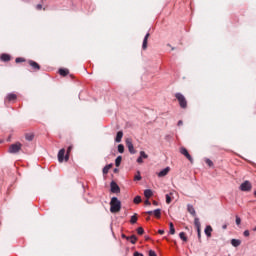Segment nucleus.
<instances>
[{
	"instance_id": "f257e3e1",
	"label": "nucleus",
	"mask_w": 256,
	"mask_h": 256,
	"mask_svg": "<svg viewBox=\"0 0 256 256\" xmlns=\"http://www.w3.org/2000/svg\"><path fill=\"white\" fill-rule=\"evenodd\" d=\"M121 211V201L117 197H113L110 201V212L119 213Z\"/></svg>"
},
{
	"instance_id": "f03ea898",
	"label": "nucleus",
	"mask_w": 256,
	"mask_h": 256,
	"mask_svg": "<svg viewBox=\"0 0 256 256\" xmlns=\"http://www.w3.org/2000/svg\"><path fill=\"white\" fill-rule=\"evenodd\" d=\"M175 98L177 99L181 109H187V98H185L183 94L176 93Z\"/></svg>"
},
{
	"instance_id": "7ed1b4c3",
	"label": "nucleus",
	"mask_w": 256,
	"mask_h": 256,
	"mask_svg": "<svg viewBox=\"0 0 256 256\" xmlns=\"http://www.w3.org/2000/svg\"><path fill=\"white\" fill-rule=\"evenodd\" d=\"M22 147H23V144H21L20 142L11 144L9 146L8 153H11V154L19 153V151H21Z\"/></svg>"
},
{
	"instance_id": "20e7f679",
	"label": "nucleus",
	"mask_w": 256,
	"mask_h": 256,
	"mask_svg": "<svg viewBox=\"0 0 256 256\" xmlns=\"http://www.w3.org/2000/svg\"><path fill=\"white\" fill-rule=\"evenodd\" d=\"M126 147H128L129 153H131V155H135V153H137L135 147L133 146V140H131V138L126 139Z\"/></svg>"
},
{
	"instance_id": "39448f33",
	"label": "nucleus",
	"mask_w": 256,
	"mask_h": 256,
	"mask_svg": "<svg viewBox=\"0 0 256 256\" xmlns=\"http://www.w3.org/2000/svg\"><path fill=\"white\" fill-rule=\"evenodd\" d=\"M180 153L181 155H184V157H186V159H188L190 163H193V157H191V154H189V151L187 150V148H181Z\"/></svg>"
},
{
	"instance_id": "423d86ee",
	"label": "nucleus",
	"mask_w": 256,
	"mask_h": 256,
	"mask_svg": "<svg viewBox=\"0 0 256 256\" xmlns=\"http://www.w3.org/2000/svg\"><path fill=\"white\" fill-rule=\"evenodd\" d=\"M240 189H241L242 191H251V189H252L251 182H249V181L243 182V183L240 185Z\"/></svg>"
},
{
	"instance_id": "0eeeda50",
	"label": "nucleus",
	"mask_w": 256,
	"mask_h": 256,
	"mask_svg": "<svg viewBox=\"0 0 256 256\" xmlns=\"http://www.w3.org/2000/svg\"><path fill=\"white\" fill-rule=\"evenodd\" d=\"M110 187H111V192H112V193H120V192H121V188H119V185H117V184L115 183V181H112V182L110 183Z\"/></svg>"
},
{
	"instance_id": "6e6552de",
	"label": "nucleus",
	"mask_w": 256,
	"mask_h": 256,
	"mask_svg": "<svg viewBox=\"0 0 256 256\" xmlns=\"http://www.w3.org/2000/svg\"><path fill=\"white\" fill-rule=\"evenodd\" d=\"M28 65H30V67H32V69H34V71H39L41 69V66L39 65V63H37L33 60H29Z\"/></svg>"
},
{
	"instance_id": "1a4fd4ad",
	"label": "nucleus",
	"mask_w": 256,
	"mask_h": 256,
	"mask_svg": "<svg viewBox=\"0 0 256 256\" xmlns=\"http://www.w3.org/2000/svg\"><path fill=\"white\" fill-rule=\"evenodd\" d=\"M58 161H59V163H63V161H65V148H62L59 150Z\"/></svg>"
},
{
	"instance_id": "9d476101",
	"label": "nucleus",
	"mask_w": 256,
	"mask_h": 256,
	"mask_svg": "<svg viewBox=\"0 0 256 256\" xmlns=\"http://www.w3.org/2000/svg\"><path fill=\"white\" fill-rule=\"evenodd\" d=\"M187 211H188V213H190V215L192 217H196L197 216V212L195 211V208L193 207V205L188 204L187 205Z\"/></svg>"
},
{
	"instance_id": "9b49d317",
	"label": "nucleus",
	"mask_w": 256,
	"mask_h": 256,
	"mask_svg": "<svg viewBox=\"0 0 256 256\" xmlns=\"http://www.w3.org/2000/svg\"><path fill=\"white\" fill-rule=\"evenodd\" d=\"M151 36V34L147 33L144 37L143 40V44H142V49L145 51V49H147V43L149 41V37Z\"/></svg>"
},
{
	"instance_id": "f8f14e48",
	"label": "nucleus",
	"mask_w": 256,
	"mask_h": 256,
	"mask_svg": "<svg viewBox=\"0 0 256 256\" xmlns=\"http://www.w3.org/2000/svg\"><path fill=\"white\" fill-rule=\"evenodd\" d=\"M169 171H171V168L166 167L165 169L158 173V177H165L166 175L169 174Z\"/></svg>"
},
{
	"instance_id": "ddd939ff",
	"label": "nucleus",
	"mask_w": 256,
	"mask_h": 256,
	"mask_svg": "<svg viewBox=\"0 0 256 256\" xmlns=\"http://www.w3.org/2000/svg\"><path fill=\"white\" fill-rule=\"evenodd\" d=\"M1 61H4L5 63L11 61V55L9 54H2L0 56Z\"/></svg>"
},
{
	"instance_id": "4468645a",
	"label": "nucleus",
	"mask_w": 256,
	"mask_h": 256,
	"mask_svg": "<svg viewBox=\"0 0 256 256\" xmlns=\"http://www.w3.org/2000/svg\"><path fill=\"white\" fill-rule=\"evenodd\" d=\"M144 197H146V199H151V197H153V191L151 189H146L144 191Z\"/></svg>"
},
{
	"instance_id": "2eb2a0df",
	"label": "nucleus",
	"mask_w": 256,
	"mask_h": 256,
	"mask_svg": "<svg viewBox=\"0 0 256 256\" xmlns=\"http://www.w3.org/2000/svg\"><path fill=\"white\" fill-rule=\"evenodd\" d=\"M204 233H205V235H207V237H211V233H213V227L206 226Z\"/></svg>"
},
{
	"instance_id": "dca6fc26",
	"label": "nucleus",
	"mask_w": 256,
	"mask_h": 256,
	"mask_svg": "<svg viewBox=\"0 0 256 256\" xmlns=\"http://www.w3.org/2000/svg\"><path fill=\"white\" fill-rule=\"evenodd\" d=\"M71 151H73V145H70L68 148H67V152H66V155H65V161H69V155H71Z\"/></svg>"
},
{
	"instance_id": "f3484780",
	"label": "nucleus",
	"mask_w": 256,
	"mask_h": 256,
	"mask_svg": "<svg viewBox=\"0 0 256 256\" xmlns=\"http://www.w3.org/2000/svg\"><path fill=\"white\" fill-rule=\"evenodd\" d=\"M121 139H123V131L117 132V135L115 138L116 143H121Z\"/></svg>"
},
{
	"instance_id": "a211bd4d",
	"label": "nucleus",
	"mask_w": 256,
	"mask_h": 256,
	"mask_svg": "<svg viewBox=\"0 0 256 256\" xmlns=\"http://www.w3.org/2000/svg\"><path fill=\"white\" fill-rule=\"evenodd\" d=\"M113 168V164H108L106 165L103 170H102V173L103 175H107V173H109V169H112Z\"/></svg>"
},
{
	"instance_id": "6ab92c4d",
	"label": "nucleus",
	"mask_w": 256,
	"mask_h": 256,
	"mask_svg": "<svg viewBox=\"0 0 256 256\" xmlns=\"http://www.w3.org/2000/svg\"><path fill=\"white\" fill-rule=\"evenodd\" d=\"M68 73H69L68 69H64V68L59 69V75H61L62 77H67Z\"/></svg>"
},
{
	"instance_id": "aec40b11",
	"label": "nucleus",
	"mask_w": 256,
	"mask_h": 256,
	"mask_svg": "<svg viewBox=\"0 0 256 256\" xmlns=\"http://www.w3.org/2000/svg\"><path fill=\"white\" fill-rule=\"evenodd\" d=\"M231 245L233 247H239V245H241V240H239V239H232L231 240Z\"/></svg>"
},
{
	"instance_id": "412c9836",
	"label": "nucleus",
	"mask_w": 256,
	"mask_h": 256,
	"mask_svg": "<svg viewBox=\"0 0 256 256\" xmlns=\"http://www.w3.org/2000/svg\"><path fill=\"white\" fill-rule=\"evenodd\" d=\"M7 101H15L17 99V94L10 93L7 95Z\"/></svg>"
},
{
	"instance_id": "4be33fe9",
	"label": "nucleus",
	"mask_w": 256,
	"mask_h": 256,
	"mask_svg": "<svg viewBox=\"0 0 256 256\" xmlns=\"http://www.w3.org/2000/svg\"><path fill=\"white\" fill-rule=\"evenodd\" d=\"M127 240L130 241L132 245H135V243H137V237L135 235L128 237Z\"/></svg>"
},
{
	"instance_id": "5701e85b",
	"label": "nucleus",
	"mask_w": 256,
	"mask_h": 256,
	"mask_svg": "<svg viewBox=\"0 0 256 256\" xmlns=\"http://www.w3.org/2000/svg\"><path fill=\"white\" fill-rule=\"evenodd\" d=\"M34 138H35V135H33V133H27L25 135L26 141H33Z\"/></svg>"
},
{
	"instance_id": "b1692460",
	"label": "nucleus",
	"mask_w": 256,
	"mask_h": 256,
	"mask_svg": "<svg viewBox=\"0 0 256 256\" xmlns=\"http://www.w3.org/2000/svg\"><path fill=\"white\" fill-rule=\"evenodd\" d=\"M194 225H195L197 231H199V229H201V222H199V218L194 219Z\"/></svg>"
},
{
	"instance_id": "393cba45",
	"label": "nucleus",
	"mask_w": 256,
	"mask_h": 256,
	"mask_svg": "<svg viewBox=\"0 0 256 256\" xmlns=\"http://www.w3.org/2000/svg\"><path fill=\"white\" fill-rule=\"evenodd\" d=\"M154 217H156V219H161V209L154 210Z\"/></svg>"
},
{
	"instance_id": "a878e982",
	"label": "nucleus",
	"mask_w": 256,
	"mask_h": 256,
	"mask_svg": "<svg viewBox=\"0 0 256 256\" xmlns=\"http://www.w3.org/2000/svg\"><path fill=\"white\" fill-rule=\"evenodd\" d=\"M121 161H123V157L118 156L115 160L116 167H119L121 165Z\"/></svg>"
},
{
	"instance_id": "bb28decb",
	"label": "nucleus",
	"mask_w": 256,
	"mask_h": 256,
	"mask_svg": "<svg viewBox=\"0 0 256 256\" xmlns=\"http://www.w3.org/2000/svg\"><path fill=\"white\" fill-rule=\"evenodd\" d=\"M170 227V235H175V226L173 225V222L169 223Z\"/></svg>"
},
{
	"instance_id": "cd10ccee",
	"label": "nucleus",
	"mask_w": 256,
	"mask_h": 256,
	"mask_svg": "<svg viewBox=\"0 0 256 256\" xmlns=\"http://www.w3.org/2000/svg\"><path fill=\"white\" fill-rule=\"evenodd\" d=\"M179 237L180 239H182V241H185V243H187V236L185 232H180Z\"/></svg>"
},
{
	"instance_id": "c85d7f7f",
	"label": "nucleus",
	"mask_w": 256,
	"mask_h": 256,
	"mask_svg": "<svg viewBox=\"0 0 256 256\" xmlns=\"http://www.w3.org/2000/svg\"><path fill=\"white\" fill-rule=\"evenodd\" d=\"M130 223H132V225H135V223H137V214H134V215L131 217Z\"/></svg>"
},
{
	"instance_id": "c756f323",
	"label": "nucleus",
	"mask_w": 256,
	"mask_h": 256,
	"mask_svg": "<svg viewBox=\"0 0 256 256\" xmlns=\"http://www.w3.org/2000/svg\"><path fill=\"white\" fill-rule=\"evenodd\" d=\"M118 151H119L120 153H125V146H123V144H119V145H118Z\"/></svg>"
},
{
	"instance_id": "7c9ffc66",
	"label": "nucleus",
	"mask_w": 256,
	"mask_h": 256,
	"mask_svg": "<svg viewBox=\"0 0 256 256\" xmlns=\"http://www.w3.org/2000/svg\"><path fill=\"white\" fill-rule=\"evenodd\" d=\"M140 157H141L142 159H148V158H149V155H147V154L145 153V151H141V152H140Z\"/></svg>"
},
{
	"instance_id": "2f4dec72",
	"label": "nucleus",
	"mask_w": 256,
	"mask_h": 256,
	"mask_svg": "<svg viewBox=\"0 0 256 256\" xmlns=\"http://www.w3.org/2000/svg\"><path fill=\"white\" fill-rule=\"evenodd\" d=\"M141 172H137V175L134 177V181H141Z\"/></svg>"
},
{
	"instance_id": "473e14b6",
	"label": "nucleus",
	"mask_w": 256,
	"mask_h": 256,
	"mask_svg": "<svg viewBox=\"0 0 256 256\" xmlns=\"http://www.w3.org/2000/svg\"><path fill=\"white\" fill-rule=\"evenodd\" d=\"M16 63H25V58L18 57L15 59Z\"/></svg>"
},
{
	"instance_id": "72a5a7b5",
	"label": "nucleus",
	"mask_w": 256,
	"mask_h": 256,
	"mask_svg": "<svg viewBox=\"0 0 256 256\" xmlns=\"http://www.w3.org/2000/svg\"><path fill=\"white\" fill-rule=\"evenodd\" d=\"M137 233H138V235H143L145 233V230L143 229V227H139L137 229Z\"/></svg>"
},
{
	"instance_id": "f704fd0d",
	"label": "nucleus",
	"mask_w": 256,
	"mask_h": 256,
	"mask_svg": "<svg viewBox=\"0 0 256 256\" xmlns=\"http://www.w3.org/2000/svg\"><path fill=\"white\" fill-rule=\"evenodd\" d=\"M172 199H171V195L166 194V203L167 205H169L171 203Z\"/></svg>"
},
{
	"instance_id": "c9c22d12",
	"label": "nucleus",
	"mask_w": 256,
	"mask_h": 256,
	"mask_svg": "<svg viewBox=\"0 0 256 256\" xmlns=\"http://www.w3.org/2000/svg\"><path fill=\"white\" fill-rule=\"evenodd\" d=\"M205 163H206V165H208L209 167H213V161H211V159H206Z\"/></svg>"
},
{
	"instance_id": "e433bc0d",
	"label": "nucleus",
	"mask_w": 256,
	"mask_h": 256,
	"mask_svg": "<svg viewBox=\"0 0 256 256\" xmlns=\"http://www.w3.org/2000/svg\"><path fill=\"white\" fill-rule=\"evenodd\" d=\"M134 203H136V204L141 203V196H136V197L134 198Z\"/></svg>"
},
{
	"instance_id": "4c0bfd02",
	"label": "nucleus",
	"mask_w": 256,
	"mask_h": 256,
	"mask_svg": "<svg viewBox=\"0 0 256 256\" xmlns=\"http://www.w3.org/2000/svg\"><path fill=\"white\" fill-rule=\"evenodd\" d=\"M236 225H241V218L239 216H236Z\"/></svg>"
},
{
	"instance_id": "58836bf2",
	"label": "nucleus",
	"mask_w": 256,
	"mask_h": 256,
	"mask_svg": "<svg viewBox=\"0 0 256 256\" xmlns=\"http://www.w3.org/2000/svg\"><path fill=\"white\" fill-rule=\"evenodd\" d=\"M36 9H37V11H41V9H43V5L37 4Z\"/></svg>"
},
{
	"instance_id": "ea45409f",
	"label": "nucleus",
	"mask_w": 256,
	"mask_h": 256,
	"mask_svg": "<svg viewBox=\"0 0 256 256\" xmlns=\"http://www.w3.org/2000/svg\"><path fill=\"white\" fill-rule=\"evenodd\" d=\"M149 256H157V253H155V251L150 250L149 251Z\"/></svg>"
},
{
	"instance_id": "a19ab883",
	"label": "nucleus",
	"mask_w": 256,
	"mask_h": 256,
	"mask_svg": "<svg viewBox=\"0 0 256 256\" xmlns=\"http://www.w3.org/2000/svg\"><path fill=\"white\" fill-rule=\"evenodd\" d=\"M243 235H244V237H249V235H250L249 230H245Z\"/></svg>"
},
{
	"instance_id": "79ce46f5",
	"label": "nucleus",
	"mask_w": 256,
	"mask_h": 256,
	"mask_svg": "<svg viewBox=\"0 0 256 256\" xmlns=\"http://www.w3.org/2000/svg\"><path fill=\"white\" fill-rule=\"evenodd\" d=\"M137 163H143V158L140 156V157H138V159H137Z\"/></svg>"
},
{
	"instance_id": "37998d69",
	"label": "nucleus",
	"mask_w": 256,
	"mask_h": 256,
	"mask_svg": "<svg viewBox=\"0 0 256 256\" xmlns=\"http://www.w3.org/2000/svg\"><path fill=\"white\" fill-rule=\"evenodd\" d=\"M145 215H154V211L145 212Z\"/></svg>"
},
{
	"instance_id": "c03bdc74",
	"label": "nucleus",
	"mask_w": 256,
	"mask_h": 256,
	"mask_svg": "<svg viewBox=\"0 0 256 256\" xmlns=\"http://www.w3.org/2000/svg\"><path fill=\"white\" fill-rule=\"evenodd\" d=\"M159 235H165V230H158Z\"/></svg>"
},
{
	"instance_id": "a18cd8bd",
	"label": "nucleus",
	"mask_w": 256,
	"mask_h": 256,
	"mask_svg": "<svg viewBox=\"0 0 256 256\" xmlns=\"http://www.w3.org/2000/svg\"><path fill=\"white\" fill-rule=\"evenodd\" d=\"M198 233V238L201 239V228H199V230H197Z\"/></svg>"
},
{
	"instance_id": "49530a36",
	"label": "nucleus",
	"mask_w": 256,
	"mask_h": 256,
	"mask_svg": "<svg viewBox=\"0 0 256 256\" xmlns=\"http://www.w3.org/2000/svg\"><path fill=\"white\" fill-rule=\"evenodd\" d=\"M134 256H144L142 253L134 252Z\"/></svg>"
},
{
	"instance_id": "de8ad7c7",
	"label": "nucleus",
	"mask_w": 256,
	"mask_h": 256,
	"mask_svg": "<svg viewBox=\"0 0 256 256\" xmlns=\"http://www.w3.org/2000/svg\"><path fill=\"white\" fill-rule=\"evenodd\" d=\"M183 125V120L178 121V127H181Z\"/></svg>"
},
{
	"instance_id": "09e8293b",
	"label": "nucleus",
	"mask_w": 256,
	"mask_h": 256,
	"mask_svg": "<svg viewBox=\"0 0 256 256\" xmlns=\"http://www.w3.org/2000/svg\"><path fill=\"white\" fill-rule=\"evenodd\" d=\"M145 205H151V202L149 200H145Z\"/></svg>"
},
{
	"instance_id": "8fccbe9b",
	"label": "nucleus",
	"mask_w": 256,
	"mask_h": 256,
	"mask_svg": "<svg viewBox=\"0 0 256 256\" xmlns=\"http://www.w3.org/2000/svg\"><path fill=\"white\" fill-rule=\"evenodd\" d=\"M222 229H227V224H224V225L222 226Z\"/></svg>"
},
{
	"instance_id": "3c124183",
	"label": "nucleus",
	"mask_w": 256,
	"mask_h": 256,
	"mask_svg": "<svg viewBox=\"0 0 256 256\" xmlns=\"http://www.w3.org/2000/svg\"><path fill=\"white\" fill-rule=\"evenodd\" d=\"M153 205H158L157 201H154V202H153Z\"/></svg>"
},
{
	"instance_id": "603ef678",
	"label": "nucleus",
	"mask_w": 256,
	"mask_h": 256,
	"mask_svg": "<svg viewBox=\"0 0 256 256\" xmlns=\"http://www.w3.org/2000/svg\"><path fill=\"white\" fill-rule=\"evenodd\" d=\"M150 219H151V217L148 216V217L146 218V221H149Z\"/></svg>"
},
{
	"instance_id": "864d4df0",
	"label": "nucleus",
	"mask_w": 256,
	"mask_h": 256,
	"mask_svg": "<svg viewBox=\"0 0 256 256\" xmlns=\"http://www.w3.org/2000/svg\"><path fill=\"white\" fill-rule=\"evenodd\" d=\"M119 170L118 169H114V173H117Z\"/></svg>"
},
{
	"instance_id": "5fc2aeb1",
	"label": "nucleus",
	"mask_w": 256,
	"mask_h": 256,
	"mask_svg": "<svg viewBox=\"0 0 256 256\" xmlns=\"http://www.w3.org/2000/svg\"><path fill=\"white\" fill-rule=\"evenodd\" d=\"M171 49H172V51H175V47H172Z\"/></svg>"
},
{
	"instance_id": "6e6d98bb",
	"label": "nucleus",
	"mask_w": 256,
	"mask_h": 256,
	"mask_svg": "<svg viewBox=\"0 0 256 256\" xmlns=\"http://www.w3.org/2000/svg\"><path fill=\"white\" fill-rule=\"evenodd\" d=\"M253 231H256V226L253 228Z\"/></svg>"
},
{
	"instance_id": "4d7b16f0",
	"label": "nucleus",
	"mask_w": 256,
	"mask_h": 256,
	"mask_svg": "<svg viewBox=\"0 0 256 256\" xmlns=\"http://www.w3.org/2000/svg\"><path fill=\"white\" fill-rule=\"evenodd\" d=\"M168 47H171V44H167Z\"/></svg>"
},
{
	"instance_id": "13d9d810",
	"label": "nucleus",
	"mask_w": 256,
	"mask_h": 256,
	"mask_svg": "<svg viewBox=\"0 0 256 256\" xmlns=\"http://www.w3.org/2000/svg\"><path fill=\"white\" fill-rule=\"evenodd\" d=\"M254 195H255V197H256V191L254 192Z\"/></svg>"
},
{
	"instance_id": "bf43d9fd",
	"label": "nucleus",
	"mask_w": 256,
	"mask_h": 256,
	"mask_svg": "<svg viewBox=\"0 0 256 256\" xmlns=\"http://www.w3.org/2000/svg\"><path fill=\"white\" fill-rule=\"evenodd\" d=\"M0 143H3V141H0Z\"/></svg>"
}]
</instances>
